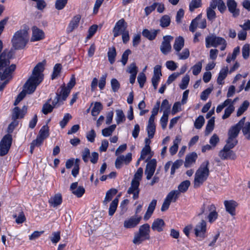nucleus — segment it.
<instances>
[{
	"instance_id": "nucleus-1",
	"label": "nucleus",
	"mask_w": 250,
	"mask_h": 250,
	"mask_svg": "<svg viewBox=\"0 0 250 250\" xmlns=\"http://www.w3.org/2000/svg\"><path fill=\"white\" fill-rule=\"evenodd\" d=\"M46 62L45 60L39 62L34 68L32 75L24 85V89L18 95L17 98L21 101L26 94H31L36 89L37 86L43 80L42 72L44 69Z\"/></svg>"
},
{
	"instance_id": "nucleus-2",
	"label": "nucleus",
	"mask_w": 250,
	"mask_h": 250,
	"mask_svg": "<svg viewBox=\"0 0 250 250\" xmlns=\"http://www.w3.org/2000/svg\"><path fill=\"white\" fill-rule=\"evenodd\" d=\"M11 57V53H7L6 51H4L0 55V71L3 70L2 74L0 73L1 80H4L7 78L11 79V74L16 69V65L13 64L7 67L10 64L9 60Z\"/></svg>"
},
{
	"instance_id": "nucleus-3",
	"label": "nucleus",
	"mask_w": 250,
	"mask_h": 250,
	"mask_svg": "<svg viewBox=\"0 0 250 250\" xmlns=\"http://www.w3.org/2000/svg\"><path fill=\"white\" fill-rule=\"evenodd\" d=\"M28 28L24 27L14 34L11 42L15 49H23L29 41Z\"/></svg>"
},
{
	"instance_id": "nucleus-4",
	"label": "nucleus",
	"mask_w": 250,
	"mask_h": 250,
	"mask_svg": "<svg viewBox=\"0 0 250 250\" xmlns=\"http://www.w3.org/2000/svg\"><path fill=\"white\" fill-rule=\"evenodd\" d=\"M209 164L208 161H204L196 170L193 182L194 188L200 187L207 180L209 174Z\"/></svg>"
},
{
	"instance_id": "nucleus-5",
	"label": "nucleus",
	"mask_w": 250,
	"mask_h": 250,
	"mask_svg": "<svg viewBox=\"0 0 250 250\" xmlns=\"http://www.w3.org/2000/svg\"><path fill=\"white\" fill-rule=\"evenodd\" d=\"M205 215L208 222L210 224L214 222L218 217V213L216 211V206L209 202H206L201 206L198 216Z\"/></svg>"
},
{
	"instance_id": "nucleus-6",
	"label": "nucleus",
	"mask_w": 250,
	"mask_h": 250,
	"mask_svg": "<svg viewBox=\"0 0 250 250\" xmlns=\"http://www.w3.org/2000/svg\"><path fill=\"white\" fill-rule=\"evenodd\" d=\"M143 173V169L142 167H139L135 173L134 178L132 179L131 183V186L129 188L127 193L128 194H133V198L135 200L139 197L140 190L139 186L140 181L141 180Z\"/></svg>"
},
{
	"instance_id": "nucleus-7",
	"label": "nucleus",
	"mask_w": 250,
	"mask_h": 250,
	"mask_svg": "<svg viewBox=\"0 0 250 250\" xmlns=\"http://www.w3.org/2000/svg\"><path fill=\"white\" fill-rule=\"evenodd\" d=\"M227 42L222 37L216 36L212 34L206 38V46L207 47L213 46L216 47L218 45H221L220 49L224 50L227 46Z\"/></svg>"
},
{
	"instance_id": "nucleus-8",
	"label": "nucleus",
	"mask_w": 250,
	"mask_h": 250,
	"mask_svg": "<svg viewBox=\"0 0 250 250\" xmlns=\"http://www.w3.org/2000/svg\"><path fill=\"white\" fill-rule=\"evenodd\" d=\"M194 234L197 237L198 240L202 241L204 240L207 236V223L202 219L195 226L194 229Z\"/></svg>"
},
{
	"instance_id": "nucleus-9",
	"label": "nucleus",
	"mask_w": 250,
	"mask_h": 250,
	"mask_svg": "<svg viewBox=\"0 0 250 250\" xmlns=\"http://www.w3.org/2000/svg\"><path fill=\"white\" fill-rule=\"evenodd\" d=\"M12 138L10 134L5 135L0 142V155L4 156L6 155L12 144Z\"/></svg>"
},
{
	"instance_id": "nucleus-10",
	"label": "nucleus",
	"mask_w": 250,
	"mask_h": 250,
	"mask_svg": "<svg viewBox=\"0 0 250 250\" xmlns=\"http://www.w3.org/2000/svg\"><path fill=\"white\" fill-rule=\"evenodd\" d=\"M206 20L202 18V14L198 15L193 19L190 24L189 30L192 32H194L197 27L204 29L206 27Z\"/></svg>"
},
{
	"instance_id": "nucleus-11",
	"label": "nucleus",
	"mask_w": 250,
	"mask_h": 250,
	"mask_svg": "<svg viewBox=\"0 0 250 250\" xmlns=\"http://www.w3.org/2000/svg\"><path fill=\"white\" fill-rule=\"evenodd\" d=\"M127 24L124 19L119 20L115 24L113 33L114 37H117L121 33L127 31Z\"/></svg>"
},
{
	"instance_id": "nucleus-12",
	"label": "nucleus",
	"mask_w": 250,
	"mask_h": 250,
	"mask_svg": "<svg viewBox=\"0 0 250 250\" xmlns=\"http://www.w3.org/2000/svg\"><path fill=\"white\" fill-rule=\"evenodd\" d=\"M173 39V37L170 35L163 37V41L160 46V50L164 55H167L171 51V46L170 42Z\"/></svg>"
},
{
	"instance_id": "nucleus-13",
	"label": "nucleus",
	"mask_w": 250,
	"mask_h": 250,
	"mask_svg": "<svg viewBox=\"0 0 250 250\" xmlns=\"http://www.w3.org/2000/svg\"><path fill=\"white\" fill-rule=\"evenodd\" d=\"M156 166L157 161L156 159H153L148 161L145 170V174L147 180H150L153 175Z\"/></svg>"
},
{
	"instance_id": "nucleus-14",
	"label": "nucleus",
	"mask_w": 250,
	"mask_h": 250,
	"mask_svg": "<svg viewBox=\"0 0 250 250\" xmlns=\"http://www.w3.org/2000/svg\"><path fill=\"white\" fill-rule=\"evenodd\" d=\"M142 217L138 215H135L125 220L124 223V227L126 229H131L136 227L140 223Z\"/></svg>"
},
{
	"instance_id": "nucleus-15",
	"label": "nucleus",
	"mask_w": 250,
	"mask_h": 250,
	"mask_svg": "<svg viewBox=\"0 0 250 250\" xmlns=\"http://www.w3.org/2000/svg\"><path fill=\"white\" fill-rule=\"evenodd\" d=\"M245 119L246 118L243 117L237 124L231 127L228 131V136L236 139L240 129L244 125Z\"/></svg>"
},
{
	"instance_id": "nucleus-16",
	"label": "nucleus",
	"mask_w": 250,
	"mask_h": 250,
	"mask_svg": "<svg viewBox=\"0 0 250 250\" xmlns=\"http://www.w3.org/2000/svg\"><path fill=\"white\" fill-rule=\"evenodd\" d=\"M232 148H229V147L225 146L223 149L219 152V157L223 160L235 159L236 156L235 153L231 150Z\"/></svg>"
},
{
	"instance_id": "nucleus-17",
	"label": "nucleus",
	"mask_w": 250,
	"mask_h": 250,
	"mask_svg": "<svg viewBox=\"0 0 250 250\" xmlns=\"http://www.w3.org/2000/svg\"><path fill=\"white\" fill-rule=\"evenodd\" d=\"M226 210L231 216L236 215L235 209L238 206L237 203L234 200H226L224 201Z\"/></svg>"
},
{
	"instance_id": "nucleus-18",
	"label": "nucleus",
	"mask_w": 250,
	"mask_h": 250,
	"mask_svg": "<svg viewBox=\"0 0 250 250\" xmlns=\"http://www.w3.org/2000/svg\"><path fill=\"white\" fill-rule=\"evenodd\" d=\"M227 5L229 11L232 14L233 17H237L239 15L240 11L237 8V3L235 0H227Z\"/></svg>"
},
{
	"instance_id": "nucleus-19",
	"label": "nucleus",
	"mask_w": 250,
	"mask_h": 250,
	"mask_svg": "<svg viewBox=\"0 0 250 250\" xmlns=\"http://www.w3.org/2000/svg\"><path fill=\"white\" fill-rule=\"evenodd\" d=\"M78 182H74L71 184L70 187V190L72 193L77 197H81L85 192V189L82 186L78 187Z\"/></svg>"
},
{
	"instance_id": "nucleus-20",
	"label": "nucleus",
	"mask_w": 250,
	"mask_h": 250,
	"mask_svg": "<svg viewBox=\"0 0 250 250\" xmlns=\"http://www.w3.org/2000/svg\"><path fill=\"white\" fill-rule=\"evenodd\" d=\"M32 34L31 41H38L44 39V34L42 30L38 28L36 26H34L32 27Z\"/></svg>"
},
{
	"instance_id": "nucleus-21",
	"label": "nucleus",
	"mask_w": 250,
	"mask_h": 250,
	"mask_svg": "<svg viewBox=\"0 0 250 250\" xmlns=\"http://www.w3.org/2000/svg\"><path fill=\"white\" fill-rule=\"evenodd\" d=\"M159 29H151L149 30L147 29H145L142 31V35L150 41L154 40L157 34L160 33Z\"/></svg>"
},
{
	"instance_id": "nucleus-22",
	"label": "nucleus",
	"mask_w": 250,
	"mask_h": 250,
	"mask_svg": "<svg viewBox=\"0 0 250 250\" xmlns=\"http://www.w3.org/2000/svg\"><path fill=\"white\" fill-rule=\"evenodd\" d=\"M81 19V16L80 15H77L72 18L67 27V33L72 32L74 29L78 27Z\"/></svg>"
},
{
	"instance_id": "nucleus-23",
	"label": "nucleus",
	"mask_w": 250,
	"mask_h": 250,
	"mask_svg": "<svg viewBox=\"0 0 250 250\" xmlns=\"http://www.w3.org/2000/svg\"><path fill=\"white\" fill-rule=\"evenodd\" d=\"M27 107L26 106H23L21 109H20L18 107H15L13 109L12 113V119L16 120L17 119L23 117L24 115L26 113Z\"/></svg>"
},
{
	"instance_id": "nucleus-24",
	"label": "nucleus",
	"mask_w": 250,
	"mask_h": 250,
	"mask_svg": "<svg viewBox=\"0 0 250 250\" xmlns=\"http://www.w3.org/2000/svg\"><path fill=\"white\" fill-rule=\"evenodd\" d=\"M165 225V223L163 219L157 218L152 223L151 229L153 230L161 232L163 230Z\"/></svg>"
},
{
	"instance_id": "nucleus-25",
	"label": "nucleus",
	"mask_w": 250,
	"mask_h": 250,
	"mask_svg": "<svg viewBox=\"0 0 250 250\" xmlns=\"http://www.w3.org/2000/svg\"><path fill=\"white\" fill-rule=\"evenodd\" d=\"M197 158V154L195 152H192L186 156L185 162V167H190L194 163H195Z\"/></svg>"
},
{
	"instance_id": "nucleus-26",
	"label": "nucleus",
	"mask_w": 250,
	"mask_h": 250,
	"mask_svg": "<svg viewBox=\"0 0 250 250\" xmlns=\"http://www.w3.org/2000/svg\"><path fill=\"white\" fill-rule=\"evenodd\" d=\"M157 204V200L153 199L149 204L146 212L144 219L145 220H148L153 213Z\"/></svg>"
},
{
	"instance_id": "nucleus-27",
	"label": "nucleus",
	"mask_w": 250,
	"mask_h": 250,
	"mask_svg": "<svg viewBox=\"0 0 250 250\" xmlns=\"http://www.w3.org/2000/svg\"><path fill=\"white\" fill-rule=\"evenodd\" d=\"M150 226L148 224H145L141 226L139 229L138 232L140 233L142 236L145 237L146 238L149 239Z\"/></svg>"
},
{
	"instance_id": "nucleus-28",
	"label": "nucleus",
	"mask_w": 250,
	"mask_h": 250,
	"mask_svg": "<svg viewBox=\"0 0 250 250\" xmlns=\"http://www.w3.org/2000/svg\"><path fill=\"white\" fill-rule=\"evenodd\" d=\"M49 204L53 207H56L62 203V197L60 193H57L49 200Z\"/></svg>"
},
{
	"instance_id": "nucleus-29",
	"label": "nucleus",
	"mask_w": 250,
	"mask_h": 250,
	"mask_svg": "<svg viewBox=\"0 0 250 250\" xmlns=\"http://www.w3.org/2000/svg\"><path fill=\"white\" fill-rule=\"evenodd\" d=\"M184 46V39L181 37L179 36L175 39L174 43L173 44V48L177 52H180Z\"/></svg>"
},
{
	"instance_id": "nucleus-30",
	"label": "nucleus",
	"mask_w": 250,
	"mask_h": 250,
	"mask_svg": "<svg viewBox=\"0 0 250 250\" xmlns=\"http://www.w3.org/2000/svg\"><path fill=\"white\" fill-rule=\"evenodd\" d=\"M117 192V190L115 188H111L108 190L106 193L105 198L103 201V204L104 205H107L108 203L112 200L113 197L116 194Z\"/></svg>"
},
{
	"instance_id": "nucleus-31",
	"label": "nucleus",
	"mask_w": 250,
	"mask_h": 250,
	"mask_svg": "<svg viewBox=\"0 0 250 250\" xmlns=\"http://www.w3.org/2000/svg\"><path fill=\"white\" fill-rule=\"evenodd\" d=\"M147 156H148V157L146 159V162L151 158L152 154H151L150 147L144 146L141 151L140 160H144L146 159Z\"/></svg>"
},
{
	"instance_id": "nucleus-32",
	"label": "nucleus",
	"mask_w": 250,
	"mask_h": 250,
	"mask_svg": "<svg viewBox=\"0 0 250 250\" xmlns=\"http://www.w3.org/2000/svg\"><path fill=\"white\" fill-rule=\"evenodd\" d=\"M179 191L173 190L168 193L165 199L170 203L175 202L179 196Z\"/></svg>"
},
{
	"instance_id": "nucleus-33",
	"label": "nucleus",
	"mask_w": 250,
	"mask_h": 250,
	"mask_svg": "<svg viewBox=\"0 0 250 250\" xmlns=\"http://www.w3.org/2000/svg\"><path fill=\"white\" fill-rule=\"evenodd\" d=\"M117 55L116 49L114 47H110L107 52L108 60L110 64H112L115 61Z\"/></svg>"
},
{
	"instance_id": "nucleus-34",
	"label": "nucleus",
	"mask_w": 250,
	"mask_h": 250,
	"mask_svg": "<svg viewBox=\"0 0 250 250\" xmlns=\"http://www.w3.org/2000/svg\"><path fill=\"white\" fill-rule=\"evenodd\" d=\"M228 72V67H225L223 68L220 71L219 74L217 82L219 84H223V80L227 77V74Z\"/></svg>"
},
{
	"instance_id": "nucleus-35",
	"label": "nucleus",
	"mask_w": 250,
	"mask_h": 250,
	"mask_svg": "<svg viewBox=\"0 0 250 250\" xmlns=\"http://www.w3.org/2000/svg\"><path fill=\"white\" fill-rule=\"evenodd\" d=\"M190 185V181L189 180H185L180 184L178 187V190H176L179 191V194L180 193H185L188 190Z\"/></svg>"
},
{
	"instance_id": "nucleus-36",
	"label": "nucleus",
	"mask_w": 250,
	"mask_h": 250,
	"mask_svg": "<svg viewBox=\"0 0 250 250\" xmlns=\"http://www.w3.org/2000/svg\"><path fill=\"white\" fill-rule=\"evenodd\" d=\"M13 217L15 219V221L17 224H21L26 220L24 213L22 211L15 212L13 215Z\"/></svg>"
},
{
	"instance_id": "nucleus-37",
	"label": "nucleus",
	"mask_w": 250,
	"mask_h": 250,
	"mask_svg": "<svg viewBox=\"0 0 250 250\" xmlns=\"http://www.w3.org/2000/svg\"><path fill=\"white\" fill-rule=\"evenodd\" d=\"M170 18L167 15H164L160 20V25L163 28L168 26L170 23Z\"/></svg>"
},
{
	"instance_id": "nucleus-38",
	"label": "nucleus",
	"mask_w": 250,
	"mask_h": 250,
	"mask_svg": "<svg viewBox=\"0 0 250 250\" xmlns=\"http://www.w3.org/2000/svg\"><path fill=\"white\" fill-rule=\"evenodd\" d=\"M118 202V199L116 198L111 203L108 210V214L109 216H112L115 212L117 208Z\"/></svg>"
},
{
	"instance_id": "nucleus-39",
	"label": "nucleus",
	"mask_w": 250,
	"mask_h": 250,
	"mask_svg": "<svg viewBox=\"0 0 250 250\" xmlns=\"http://www.w3.org/2000/svg\"><path fill=\"white\" fill-rule=\"evenodd\" d=\"M51 99L48 100L47 102L45 103L42 106V112L44 114H47L52 111L54 107L52 105L50 104Z\"/></svg>"
},
{
	"instance_id": "nucleus-40",
	"label": "nucleus",
	"mask_w": 250,
	"mask_h": 250,
	"mask_svg": "<svg viewBox=\"0 0 250 250\" xmlns=\"http://www.w3.org/2000/svg\"><path fill=\"white\" fill-rule=\"evenodd\" d=\"M241 128L246 138L250 140V122L244 123Z\"/></svg>"
},
{
	"instance_id": "nucleus-41",
	"label": "nucleus",
	"mask_w": 250,
	"mask_h": 250,
	"mask_svg": "<svg viewBox=\"0 0 250 250\" xmlns=\"http://www.w3.org/2000/svg\"><path fill=\"white\" fill-rule=\"evenodd\" d=\"M103 109V105L100 102H96L91 110V114L93 116H97Z\"/></svg>"
},
{
	"instance_id": "nucleus-42",
	"label": "nucleus",
	"mask_w": 250,
	"mask_h": 250,
	"mask_svg": "<svg viewBox=\"0 0 250 250\" xmlns=\"http://www.w3.org/2000/svg\"><path fill=\"white\" fill-rule=\"evenodd\" d=\"M60 88L61 91L59 92V94H61L62 101H65L69 95L70 90L69 88H66L64 85L61 86Z\"/></svg>"
},
{
	"instance_id": "nucleus-43",
	"label": "nucleus",
	"mask_w": 250,
	"mask_h": 250,
	"mask_svg": "<svg viewBox=\"0 0 250 250\" xmlns=\"http://www.w3.org/2000/svg\"><path fill=\"white\" fill-rule=\"evenodd\" d=\"M116 121L117 124H120L125 121V114L121 109H117L116 110Z\"/></svg>"
},
{
	"instance_id": "nucleus-44",
	"label": "nucleus",
	"mask_w": 250,
	"mask_h": 250,
	"mask_svg": "<svg viewBox=\"0 0 250 250\" xmlns=\"http://www.w3.org/2000/svg\"><path fill=\"white\" fill-rule=\"evenodd\" d=\"M116 127V125H112L107 128L103 129L102 131V135L104 137L110 136Z\"/></svg>"
},
{
	"instance_id": "nucleus-45",
	"label": "nucleus",
	"mask_w": 250,
	"mask_h": 250,
	"mask_svg": "<svg viewBox=\"0 0 250 250\" xmlns=\"http://www.w3.org/2000/svg\"><path fill=\"white\" fill-rule=\"evenodd\" d=\"M181 139L178 137H176L173 141V145L169 148V152L172 155H174L177 151L178 145L180 143Z\"/></svg>"
},
{
	"instance_id": "nucleus-46",
	"label": "nucleus",
	"mask_w": 250,
	"mask_h": 250,
	"mask_svg": "<svg viewBox=\"0 0 250 250\" xmlns=\"http://www.w3.org/2000/svg\"><path fill=\"white\" fill-rule=\"evenodd\" d=\"M169 113H167V112H163V114L160 119V124L163 129H165L167 126L168 122V115Z\"/></svg>"
},
{
	"instance_id": "nucleus-47",
	"label": "nucleus",
	"mask_w": 250,
	"mask_h": 250,
	"mask_svg": "<svg viewBox=\"0 0 250 250\" xmlns=\"http://www.w3.org/2000/svg\"><path fill=\"white\" fill-rule=\"evenodd\" d=\"M176 54L178 56L179 59L186 60L189 57L190 52L188 48H185L182 52H177Z\"/></svg>"
},
{
	"instance_id": "nucleus-48",
	"label": "nucleus",
	"mask_w": 250,
	"mask_h": 250,
	"mask_svg": "<svg viewBox=\"0 0 250 250\" xmlns=\"http://www.w3.org/2000/svg\"><path fill=\"white\" fill-rule=\"evenodd\" d=\"M214 117L211 118L208 122L206 127L205 133L206 135L209 134L213 129L214 126Z\"/></svg>"
},
{
	"instance_id": "nucleus-49",
	"label": "nucleus",
	"mask_w": 250,
	"mask_h": 250,
	"mask_svg": "<svg viewBox=\"0 0 250 250\" xmlns=\"http://www.w3.org/2000/svg\"><path fill=\"white\" fill-rule=\"evenodd\" d=\"M203 61L198 62L191 67L192 73L194 75L196 76L198 75L201 71Z\"/></svg>"
},
{
	"instance_id": "nucleus-50",
	"label": "nucleus",
	"mask_w": 250,
	"mask_h": 250,
	"mask_svg": "<svg viewBox=\"0 0 250 250\" xmlns=\"http://www.w3.org/2000/svg\"><path fill=\"white\" fill-rule=\"evenodd\" d=\"M146 240H148V239L146 238L145 237L142 236L140 233L138 232L134 234L133 243L135 245H139Z\"/></svg>"
},
{
	"instance_id": "nucleus-51",
	"label": "nucleus",
	"mask_w": 250,
	"mask_h": 250,
	"mask_svg": "<svg viewBox=\"0 0 250 250\" xmlns=\"http://www.w3.org/2000/svg\"><path fill=\"white\" fill-rule=\"evenodd\" d=\"M249 106V102L247 101H244L241 105L237 111V116H241L248 108Z\"/></svg>"
},
{
	"instance_id": "nucleus-52",
	"label": "nucleus",
	"mask_w": 250,
	"mask_h": 250,
	"mask_svg": "<svg viewBox=\"0 0 250 250\" xmlns=\"http://www.w3.org/2000/svg\"><path fill=\"white\" fill-rule=\"evenodd\" d=\"M49 136L48 128L46 126H43L39 131L38 136L42 139L43 140Z\"/></svg>"
},
{
	"instance_id": "nucleus-53",
	"label": "nucleus",
	"mask_w": 250,
	"mask_h": 250,
	"mask_svg": "<svg viewBox=\"0 0 250 250\" xmlns=\"http://www.w3.org/2000/svg\"><path fill=\"white\" fill-rule=\"evenodd\" d=\"M49 238L53 244L57 243L61 239V232L60 231L53 232Z\"/></svg>"
},
{
	"instance_id": "nucleus-54",
	"label": "nucleus",
	"mask_w": 250,
	"mask_h": 250,
	"mask_svg": "<svg viewBox=\"0 0 250 250\" xmlns=\"http://www.w3.org/2000/svg\"><path fill=\"white\" fill-rule=\"evenodd\" d=\"M205 123V119L203 116H199L194 122V127L196 129H200L203 126Z\"/></svg>"
},
{
	"instance_id": "nucleus-55",
	"label": "nucleus",
	"mask_w": 250,
	"mask_h": 250,
	"mask_svg": "<svg viewBox=\"0 0 250 250\" xmlns=\"http://www.w3.org/2000/svg\"><path fill=\"white\" fill-rule=\"evenodd\" d=\"M170 105L169 104L168 101L167 99L163 100L161 106V110L167 112V113H170Z\"/></svg>"
},
{
	"instance_id": "nucleus-56",
	"label": "nucleus",
	"mask_w": 250,
	"mask_h": 250,
	"mask_svg": "<svg viewBox=\"0 0 250 250\" xmlns=\"http://www.w3.org/2000/svg\"><path fill=\"white\" fill-rule=\"evenodd\" d=\"M71 118L72 116L69 113L65 114L62 120L60 122L61 127L63 128Z\"/></svg>"
},
{
	"instance_id": "nucleus-57",
	"label": "nucleus",
	"mask_w": 250,
	"mask_h": 250,
	"mask_svg": "<svg viewBox=\"0 0 250 250\" xmlns=\"http://www.w3.org/2000/svg\"><path fill=\"white\" fill-rule=\"evenodd\" d=\"M250 44H245L242 47V56L244 59H247L250 56Z\"/></svg>"
},
{
	"instance_id": "nucleus-58",
	"label": "nucleus",
	"mask_w": 250,
	"mask_h": 250,
	"mask_svg": "<svg viewBox=\"0 0 250 250\" xmlns=\"http://www.w3.org/2000/svg\"><path fill=\"white\" fill-rule=\"evenodd\" d=\"M190 78L189 75H186L182 79L180 87L181 89L184 90L187 88L189 82Z\"/></svg>"
},
{
	"instance_id": "nucleus-59",
	"label": "nucleus",
	"mask_w": 250,
	"mask_h": 250,
	"mask_svg": "<svg viewBox=\"0 0 250 250\" xmlns=\"http://www.w3.org/2000/svg\"><path fill=\"white\" fill-rule=\"evenodd\" d=\"M234 110V106L232 104L229 105L225 110L224 115L222 116L223 119L228 118Z\"/></svg>"
},
{
	"instance_id": "nucleus-60",
	"label": "nucleus",
	"mask_w": 250,
	"mask_h": 250,
	"mask_svg": "<svg viewBox=\"0 0 250 250\" xmlns=\"http://www.w3.org/2000/svg\"><path fill=\"white\" fill-rule=\"evenodd\" d=\"M131 53V50L128 49L126 50L123 53V54L122 56L121 62L124 66H125L126 64V63L127 62L128 58V56Z\"/></svg>"
},
{
	"instance_id": "nucleus-61",
	"label": "nucleus",
	"mask_w": 250,
	"mask_h": 250,
	"mask_svg": "<svg viewBox=\"0 0 250 250\" xmlns=\"http://www.w3.org/2000/svg\"><path fill=\"white\" fill-rule=\"evenodd\" d=\"M201 0H192L189 4V10L193 11L195 8L201 6Z\"/></svg>"
},
{
	"instance_id": "nucleus-62",
	"label": "nucleus",
	"mask_w": 250,
	"mask_h": 250,
	"mask_svg": "<svg viewBox=\"0 0 250 250\" xmlns=\"http://www.w3.org/2000/svg\"><path fill=\"white\" fill-rule=\"evenodd\" d=\"M126 71L131 75H137L138 68L134 62L131 63L128 67Z\"/></svg>"
},
{
	"instance_id": "nucleus-63",
	"label": "nucleus",
	"mask_w": 250,
	"mask_h": 250,
	"mask_svg": "<svg viewBox=\"0 0 250 250\" xmlns=\"http://www.w3.org/2000/svg\"><path fill=\"white\" fill-rule=\"evenodd\" d=\"M226 146L229 147V148H233L237 144L238 142L236 138H233L232 137L228 136V139L226 141Z\"/></svg>"
},
{
	"instance_id": "nucleus-64",
	"label": "nucleus",
	"mask_w": 250,
	"mask_h": 250,
	"mask_svg": "<svg viewBox=\"0 0 250 250\" xmlns=\"http://www.w3.org/2000/svg\"><path fill=\"white\" fill-rule=\"evenodd\" d=\"M156 126L155 125H147L146 130L148 138L152 139L154 137L155 132Z\"/></svg>"
}]
</instances>
